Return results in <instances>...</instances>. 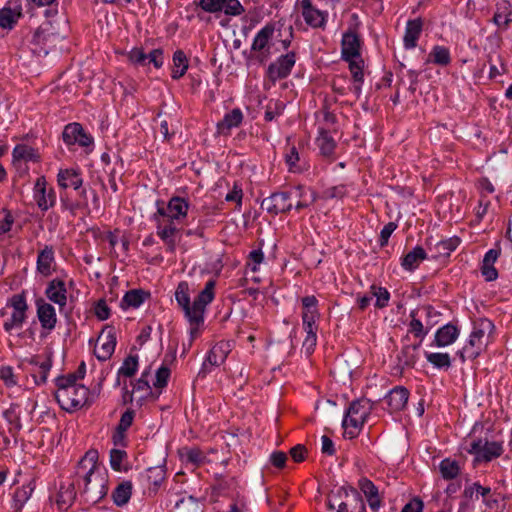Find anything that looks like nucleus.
Segmentation results:
<instances>
[{
  "mask_svg": "<svg viewBox=\"0 0 512 512\" xmlns=\"http://www.w3.org/2000/svg\"><path fill=\"white\" fill-rule=\"evenodd\" d=\"M98 452L89 450L78 462L75 471V483L78 494L84 503L94 505L108 493V479L98 464Z\"/></svg>",
  "mask_w": 512,
  "mask_h": 512,
  "instance_id": "obj_1",
  "label": "nucleus"
},
{
  "mask_svg": "<svg viewBox=\"0 0 512 512\" xmlns=\"http://www.w3.org/2000/svg\"><path fill=\"white\" fill-rule=\"evenodd\" d=\"M372 409L373 403L367 398L352 401L342 421L344 437L349 439L355 438L369 417Z\"/></svg>",
  "mask_w": 512,
  "mask_h": 512,
  "instance_id": "obj_2",
  "label": "nucleus"
},
{
  "mask_svg": "<svg viewBox=\"0 0 512 512\" xmlns=\"http://www.w3.org/2000/svg\"><path fill=\"white\" fill-rule=\"evenodd\" d=\"M66 32L67 23L63 18L46 20L33 33L32 43L43 46L44 49L52 48L66 37Z\"/></svg>",
  "mask_w": 512,
  "mask_h": 512,
  "instance_id": "obj_3",
  "label": "nucleus"
},
{
  "mask_svg": "<svg viewBox=\"0 0 512 512\" xmlns=\"http://www.w3.org/2000/svg\"><path fill=\"white\" fill-rule=\"evenodd\" d=\"M275 32V25L266 24L255 35L251 45V59L256 60L259 64H265L271 57V40Z\"/></svg>",
  "mask_w": 512,
  "mask_h": 512,
  "instance_id": "obj_4",
  "label": "nucleus"
},
{
  "mask_svg": "<svg viewBox=\"0 0 512 512\" xmlns=\"http://www.w3.org/2000/svg\"><path fill=\"white\" fill-rule=\"evenodd\" d=\"M88 395V388L84 385H78L70 389L56 391L55 398L62 409L71 412L89 405Z\"/></svg>",
  "mask_w": 512,
  "mask_h": 512,
  "instance_id": "obj_5",
  "label": "nucleus"
},
{
  "mask_svg": "<svg viewBox=\"0 0 512 512\" xmlns=\"http://www.w3.org/2000/svg\"><path fill=\"white\" fill-rule=\"evenodd\" d=\"M214 288L215 281H208L204 289L194 299L192 304V325L200 326L203 324L206 306L213 301L215 296Z\"/></svg>",
  "mask_w": 512,
  "mask_h": 512,
  "instance_id": "obj_6",
  "label": "nucleus"
},
{
  "mask_svg": "<svg viewBox=\"0 0 512 512\" xmlns=\"http://www.w3.org/2000/svg\"><path fill=\"white\" fill-rule=\"evenodd\" d=\"M468 453L475 455L477 461L489 462L503 452L502 444L497 441L477 439L471 442Z\"/></svg>",
  "mask_w": 512,
  "mask_h": 512,
  "instance_id": "obj_7",
  "label": "nucleus"
},
{
  "mask_svg": "<svg viewBox=\"0 0 512 512\" xmlns=\"http://www.w3.org/2000/svg\"><path fill=\"white\" fill-rule=\"evenodd\" d=\"M296 62V54L291 51L285 55H281L275 62H272L266 71L268 79L275 83L278 80L287 78Z\"/></svg>",
  "mask_w": 512,
  "mask_h": 512,
  "instance_id": "obj_8",
  "label": "nucleus"
},
{
  "mask_svg": "<svg viewBox=\"0 0 512 512\" xmlns=\"http://www.w3.org/2000/svg\"><path fill=\"white\" fill-rule=\"evenodd\" d=\"M198 6L208 13L224 12L229 16H238L244 12L239 0H199Z\"/></svg>",
  "mask_w": 512,
  "mask_h": 512,
  "instance_id": "obj_9",
  "label": "nucleus"
},
{
  "mask_svg": "<svg viewBox=\"0 0 512 512\" xmlns=\"http://www.w3.org/2000/svg\"><path fill=\"white\" fill-rule=\"evenodd\" d=\"M116 346V333L115 329L111 326H106L102 329L98 339L97 345L94 349V354L99 361H106L111 358Z\"/></svg>",
  "mask_w": 512,
  "mask_h": 512,
  "instance_id": "obj_10",
  "label": "nucleus"
},
{
  "mask_svg": "<svg viewBox=\"0 0 512 512\" xmlns=\"http://www.w3.org/2000/svg\"><path fill=\"white\" fill-rule=\"evenodd\" d=\"M291 192H276L262 200L261 207L272 215L286 213L292 209Z\"/></svg>",
  "mask_w": 512,
  "mask_h": 512,
  "instance_id": "obj_11",
  "label": "nucleus"
},
{
  "mask_svg": "<svg viewBox=\"0 0 512 512\" xmlns=\"http://www.w3.org/2000/svg\"><path fill=\"white\" fill-rule=\"evenodd\" d=\"M305 23L311 28H324L328 13L317 9L311 0H298Z\"/></svg>",
  "mask_w": 512,
  "mask_h": 512,
  "instance_id": "obj_12",
  "label": "nucleus"
},
{
  "mask_svg": "<svg viewBox=\"0 0 512 512\" xmlns=\"http://www.w3.org/2000/svg\"><path fill=\"white\" fill-rule=\"evenodd\" d=\"M63 141L67 145L78 144L81 147H88L93 144V138L87 134L79 123H69L62 133Z\"/></svg>",
  "mask_w": 512,
  "mask_h": 512,
  "instance_id": "obj_13",
  "label": "nucleus"
},
{
  "mask_svg": "<svg viewBox=\"0 0 512 512\" xmlns=\"http://www.w3.org/2000/svg\"><path fill=\"white\" fill-rule=\"evenodd\" d=\"M34 199L42 211H47L55 205V191L53 188L47 189V182L44 176L38 177L35 182Z\"/></svg>",
  "mask_w": 512,
  "mask_h": 512,
  "instance_id": "obj_14",
  "label": "nucleus"
},
{
  "mask_svg": "<svg viewBox=\"0 0 512 512\" xmlns=\"http://www.w3.org/2000/svg\"><path fill=\"white\" fill-rule=\"evenodd\" d=\"M13 165L16 169L27 171L26 162H38L40 155L36 149L27 144H18L13 149Z\"/></svg>",
  "mask_w": 512,
  "mask_h": 512,
  "instance_id": "obj_15",
  "label": "nucleus"
},
{
  "mask_svg": "<svg viewBox=\"0 0 512 512\" xmlns=\"http://www.w3.org/2000/svg\"><path fill=\"white\" fill-rule=\"evenodd\" d=\"M46 297L59 306L60 312L64 310L67 304L66 284L62 279L55 278L48 282L45 289Z\"/></svg>",
  "mask_w": 512,
  "mask_h": 512,
  "instance_id": "obj_16",
  "label": "nucleus"
},
{
  "mask_svg": "<svg viewBox=\"0 0 512 512\" xmlns=\"http://www.w3.org/2000/svg\"><path fill=\"white\" fill-rule=\"evenodd\" d=\"M37 307V317L41 327L48 332L52 331L57 323L56 311L53 305L39 298L35 301Z\"/></svg>",
  "mask_w": 512,
  "mask_h": 512,
  "instance_id": "obj_17",
  "label": "nucleus"
},
{
  "mask_svg": "<svg viewBox=\"0 0 512 512\" xmlns=\"http://www.w3.org/2000/svg\"><path fill=\"white\" fill-rule=\"evenodd\" d=\"M22 17V7L18 0H10L0 9V27L12 29Z\"/></svg>",
  "mask_w": 512,
  "mask_h": 512,
  "instance_id": "obj_18",
  "label": "nucleus"
},
{
  "mask_svg": "<svg viewBox=\"0 0 512 512\" xmlns=\"http://www.w3.org/2000/svg\"><path fill=\"white\" fill-rule=\"evenodd\" d=\"M341 54L344 61H350L360 57V39L352 31L343 34L341 42Z\"/></svg>",
  "mask_w": 512,
  "mask_h": 512,
  "instance_id": "obj_19",
  "label": "nucleus"
},
{
  "mask_svg": "<svg viewBox=\"0 0 512 512\" xmlns=\"http://www.w3.org/2000/svg\"><path fill=\"white\" fill-rule=\"evenodd\" d=\"M179 229L174 224L173 220H158L157 224V235L166 244V250L173 253L176 249L175 234Z\"/></svg>",
  "mask_w": 512,
  "mask_h": 512,
  "instance_id": "obj_20",
  "label": "nucleus"
},
{
  "mask_svg": "<svg viewBox=\"0 0 512 512\" xmlns=\"http://www.w3.org/2000/svg\"><path fill=\"white\" fill-rule=\"evenodd\" d=\"M501 254L500 248L488 250L482 260L481 273L486 281H494L498 278V272L494 267L495 262Z\"/></svg>",
  "mask_w": 512,
  "mask_h": 512,
  "instance_id": "obj_21",
  "label": "nucleus"
},
{
  "mask_svg": "<svg viewBox=\"0 0 512 512\" xmlns=\"http://www.w3.org/2000/svg\"><path fill=\"white\" fill-rule=\"evenodd\" d=\"M243 113L240 108H234L226 113L223 119L217 123V133L221 135H229L231 129L239 127L243 121Z\"/></svg>",
  "mask_w": 512,
  "mask_h": 512,
  "instance_id": "obj_22",
  "label": "nucleus"
},
{
  "mask_svg": "<svg viewBox=\"0 0 512 512\" xmlns=\"http://www.w3.org/2000/svg\"><path fill=\"white\" fill-rule=\"evenodd\" d=\"M423 29V21L421 18L408 20L406 23L403 44L405 49H413L417 46V41Z\"/></svg>",
  "mask_w": 512,
  "mask_h": 512,
  "instance_id": "obj_23",
  "label": "nucleus"
},
{
  "mask_svg": "<svg viewBox=\"0 0 512 512\" xmlns=\"http://www.w3.org/2000/svg\"><path fill=\"white\" fill-rule=\"evenodd\" d=\"M77 495H79L78 489L75 483V478L73 477L70 483L60 486L56 500L58 508L60 510H67L72 505Z\"/></svg>",
  "mask_w": 512,
  "mask_h": 512,
  "instance_id": "obj_24",
  "label": "nucleus"
},
{
  "mask_svg": "<svg viewBox=\"0 0 512 512\" xmlns=\"http://www.w3.org/2000/svg\"><path fill=\"white\" fill-rule=\"evenodd\" d=\"M460 331L452 323L445 324L435 333L434 344L437 347H446L453 344L459 337Z\"/></svg>",
  "mask_w": 512,
  "mask_h": 512,
  "instance_id": "obj_25",
  "label": "nucleus"
},
{
  "mask_svg": "<svg viewBox=\"0 0 512 512\" xmlns=\"http://www.w3.org/2000/svg\"><path fill=\"white\" fill-rule=\"evenodd\" d=\"M409 398V391L402 386H397L390 390V392L385 397L386 402L391 411H400L402 410Z\"/></svg>",
  "mask_w": 512,
  "mask_h": 512,
  "instance_id": "obj_26",
  "label": "nucleus"
},
{
  "mask_svg": "<svg viewBox=\"0 0 512 512\" xmlns=\"http://www.w3.org/2000/svg\"><path fill=\"white\" fill-rule=\"evenodd\" d=\"M175 299L182 308L190 325H192V305L190 303L189 285L187 282L182 281L178 284L175 291Z\"/></svg>",
  "mask_w": 512,
  "mask_h": 512,
  "instance_id": "obj_27",
  "label": "nucleus"
},
{
  "mask_svg": "<svg viewBox=\"0 0 512 512\" xmlns=\"http://www.w3.org/2000/svg\"><path fill=\"white\" fill-rule=\"evenodd\" d=\"M150 297V292L145 291L143 289H132L125 293L124 297L120 302V307L123 310H127L129 308H138L140 307L147 298Z\"/></svg>",
  "mask_w": 512,
  "mask_h": 512,
  "instance_id": "obj_28",
  "label": "nucleus"
},
{
  "mask_svg": "<svg viewBox=\"0 0 512 512\" xmlns=\"http://www.w3.org/2000/svg\"><path fill=\"white\" fill-rule=\"evenodd\" d=\"M486 347V341H481L477 338L469 336L467 344L458 351V356L461 362H465L467 359L473 360L477 358Z\"/></svg>",
  "mask_w": 512,
  "mask_h": 512,
  "instance_id": "obj_29",
  "label": "nucleus"
},
{
  "mask_svg": "<svg viewBox=\"0 0 512 512\" xmlns=\"http://www.w3.org/2000/svg\"><path fill=\"white\" fill-rule=\"evenodd\" d=\"M20 415L19 405L17 404H11L10 407L3 412V417L10 425L8 432L14 438L15 442L22 429Z\"/></svg>",
  "mask_w": 512,
  "mask_h": 512,
  "instance_id": "obj_30",
  "label": "nucleus"
},
{
  "mask_svg": "<svg viewBox=\"0 0 512 512\" xmlns=\"http://www.w3.org/2000/svg\"><path fill=\"white\" fill-rule=\"evenodd\" d=\"M57 182L61 188L73 187L78 190L83 184V179L75 169H61L57 175Z\"/></svg>",
  "mask_w": 512,
  "mask_h": 512,
  "instance_id": "obj_31",
  "label": "nucleus"
},
{
  "mask_svg": "<svg viewBox=\"0 0 512 512\" xmlns=\"http://www.w3.org/2000/svg\"><path fill=\"white\" fill-rule=\"evenodd\" d=\"M337 512H365V503L361 494L354 488H349L341 510Z\"/></svg>",
  "mask_w": 512,
  "mask_h": 512,
  "instance_id": "obj_32",
  "label": "nucleus"
},
{
  "mask_svg": "<svg viewBox=\"0 0 512 512\" xmlns=\"http://www.w3.org/2000/svg\"><path fill=\"white\" fill-rule=\"evenodd\" d=\"M132 490L133 485L131 481L125 480L120 482L111 493L113 503L118 507L126 505L131 498Z\"/></svg>",
  "mask_w": 512,
  "mask_h": 512,
  "instance_id": "obj_33",
  "label": "nucleus"
},
{
  "mask_svg": "<svg viewBox=\"0 0 512 512\" xmlns=\"http://www.w3.org/2000/svg\"><path fill=\"white\" fill-rule=\"evenodd\" d=\"M188 208L189 204L184 198L172 197L167 204L168 219L174 221L186 217Z\"/></svg>",
  "mask_w": 512,
  "mask_h": 512,
  "instance_id": "obj_34",
  "label": "nucleus"
},
{
  "mask_svg": "<svg viewBox=\"0 0 512 512\" xmlns=\"http://www.w3.org/2000/svg\"><path fill=\"white\" fill-rule=\"evenodd\" d=\"M54 262V250L52 246H45L37 257V271L47 277L52 273V263Z\"/></svg>",
  "mask_w": 512,
  "mask_h": 512,
  "instance_id": "obj_35",
  "label": "nucleus"
},
{
  "mask_svg": "<svg viewBox=\"0 0 512 512\" xmlns=\"http://www.w3.org/2000/svg\"><path fill=\"white\" fill-rule=\"evenodd\" d=\"M230 350L228 342H219L211 348L206 361L212 366H220L226 360Z\"/></svg>",
  "mask_w": 512,
  "mask_h": 512,
  "instance_id": "obj_36",
  "label": "nucleus"
},
{
  "mask_svg": "<svg viewBox=\"0 0 512 512\" xmlns=\"http://www.w3.org/2000/svg\"><path fill=\"white\" fill-rule=\"evenodd\" d=\"M421 346V341L418 344H411L404 346L397 356L398 364L404 367H413L418 358V350Z\"/></svg>",
  "mask_w": 512,
  "mask_h": 512,
  "instance_id": "obj_37",
  "label": "nucleus"
},
{
  "mask_svg": "<svg viewBox=\"0 0 512 512\" xmlns=\"http://www.w3.org/2000/svg\"><path fill=\"white\" fill-rule=\"evenodd\" d=\"M35 489V485L33 481H29L27 484H24L22 487L17 488L13 495V507L16 512H21L24 504L29 500L33 491Z\"/></svg>",
  "mask_w": 512,
  "mask_h": 512,
  "instance_id": "obj_38",
  "label": "nucleus"
},
{
  "mask_svg": "<svg viewBox=\"0 0 512 512\" xmlns=\"http://www.w3.org/2000/svg\"><path fill=\"white\" fill-rule=\"evenodd\" d=\"M426 257L427 254L425 250L421 246H416L403 257L401 265L405 270L413 271Z\"/></svg>",
  "mask_w": 512,
  "mask_h": 512,
  "instance_id": "obj_39",
  "label": "nucleus"
},
{
  "mask_svg": "<svg viewBox=\"0 0 512 512\" xmlns=\"http://www.w3.org/2000/svg\"><path fill=\"white\" fill-rule=\"evenodd\" d=\"M303 312H302V322L305 323V320L311 322H315L316 318L319 316L318 312V300L314 295L305 296L301 299Z\"/></svg>",
  "mask_w": 512,
  "mask_h": 512,
  "instance_id": "obj_40",
  "label": "nucleus"
},
{
  "mask_svg": "<svg viewBox=\"0 0 512 512\" xmlns=\"http://www.w3.org/2000/svg\"><path fill=\"white\" fill-rule=\"evenodd\" d=\"M189 61L182 50H176L173 54V69L171 77L178 80L183 77L188 69Z\"/></svg>",
  "mask_w": 512,
  "mask_h": 512,
  "instance_id": "obj_41",
  "label": "nucleus"
},
{
  "mask_svg": "<svg viewBox=\"0 0 512 512\" xmlns=\"http://www.w3.org/2000/svg\"><path fill=\"white\" fill-rule=\"evenodd\" d=\"M316 143L323 156L330 157L334 154L336 142L328 131L321 129L319 136L316 139Z\"/></svg>",
  "mask_w": 512,
  "mask_h": 512,
  "instance_id": "obj_42",
  "label": "nucleus"
},
{
  "mask_svg": "<svg viewBox=\"0 0 512 512\" xmlns=\"http://www.w3.org/2000/svg\"><path fill=\"white\" fill-rule=\"evenodd\" d=\"M427 62H432L436 65L447 66L451 62L450 51L447 47L436 45L429 53Z\"/></svg>",
  "mask_w": 512,
  "mask_h": 512,
  "instance_id": "obj_43",
  "label": "nucleus"
},
{
  "mask_svg": "<svg viewBox=\"0 0 512 512\" xmlns=\"http://www.w3.org/2000/svg\"><path fill=\"white\" fill-rule=\"evenodd\" d=\"M348 490L349 488L346 487H338L334 490H331L327 498L328 509L341 510V507L344 505L345 498L347 497Z\"/></svg>",
  "mask_w": 512,
  "mask_h": 512,
  "instance_id": "obj_44",
  "label": "nucleus"
},
{
  "mask_svg": "<svg viewBox=\"0 0 512 512\" xmlns=\"http://www.w3.org/2000/svg\"><path fill=\"white\" fill-rule=\"evenodd\" d=\"M494 329V324L487 318H479L473 322L471 337L485 341L486 334Z\"/></svg>",
  "mask_w": 512,
  "mask_h": 512,
  "instance_id": "obj_45",
  "label": "nucleus"
},
{
  "mask_svg": "<svg viewBox=\"0 0 512 512\" xmlns=\"http://www.w3.org/2000/svg\"><path fill=\"white\" fill-rule=\"evenodd\" d=\"M493 22L502 30H506L512 23V9L510 5L497 8L494 13Z\"/></svg>",
  "mask_w": 512,
  "mask_h": 512,
  "instance_id": "obj_46",
  "label": "nucleus"
},
{
  "mask_svg": "<svg viewBox=\"0 0 512 512\" xmlns=\"http://www.w3.org/2000/svg\"><path fill=\"white\" fill-rule=\"evenodd\" d=\"M140 478L142 481L158 487L165 478V470L162 466L150 467L140 474Z\"/></svg>",
  "mask_w": 512,
  "mask_h": 512,
  "instance_id": "obj_47",
  "label": "nucleus"
},
{
  "mask_svg": "<svg viewBox=\"0 0 512 512\" xmlns=\"http://www.w3.org/2000/svg\"><path fill=\"white\" fill-rule=\"evenodd\" d=\"M303 328L306 332V338L303 342V347L308 354H311L314 351L317 342V326L315 325V322L309 323V321L305 320V323H303Z\"/></svg>",
  "mask_w": 512,
  "mask_h": 512,
  "instance_id": "obj_48",
  "label": "nucleus"
},
{
  "mask_svg": "<svg viewBox=\"0 0 512 512\" xmlns=\"http://www.w3.org/2000/svg\"><path fill=\"white\" fill-rule=\"evenodd\" d=\"M439 469L442 477L446 480L456 478L460 472V467L457 461L449 458H445L440 462Z\"/></svg>",
  "mask_w": 512,
  "mask_h": 512,
  "instance_id": "obj_49",
  "label": "nucleus"
},
{
  "mask_svg": "<svg viewBox=\"0 0 512 512\" xmlns=\"http://www.w3.org/2000/svg\"><path fill=\"white\" fill-rule=\"evenodd\" d=\"M426 359L438 369H448L451 366V358L448 353H425Z\"/></svg>",
  "mask_w": 512,
  "mask_h": 512,
  "instance_id": "obj_50",
  "label": "nucleus"
},
{
  "mask_svg": "<svg viewBox=\"0 0 512 512\" xmlns=\"http://www.w3.org/2000/svg\"><path fill=\"white\" fill-rule=\"evenodd\" d=\"M417 314L418 310H412L410 312L411 321L409 323V332H411L415 337L420 338V340L422 341L424 337L428 334L429 328H424L421 320L416 318Z\"/></svg>",
  "mask_w": 512,
  "mask_h": 512,
  "instance_id": "obj_51",
  "label": "nucleus"
},
{
  "mask_svg": "<svg viewBox=\"0 0 512 512\" xmlns=\"http://www.w3.org/2000/svg\"><path fill=\"white\" fill-rule=\"evenodd\" d=\"M370 293L372 294V297L376 298V301H375L376 308L383 309L388 305V302L390 299V293L386 288L372 285L370 287Z\"/></svg>",
  "mask_w": 512,
  "mask_h": 512,
  "instance_id": "obj_52",
  "label": "nucleus"
},
{
  "mask_svg": "<svg viewBox=\"0 0 512 512\" xmlns=\"http://www.w3.org/2000/svg\"><path fill=\"white\" fill-rule=\"evenodd\" d=\"M138 368V356L129 355L123 361L122 366L118 370V374L126 377H132L136 373Z\"/></svg>",
  "mask_w": 512,
  "mask_h": 512,
  "instance_id": "obj_53",
  "label": "nucleus"
},
{
  "mask_svg": "<svg viewBox=\"0 0 512 512\" xmlns=\"http://www.w3.org/2000/svg\"><path fill=\"white\" fill-rule=\"evenodd\" d=\"M26 319V312L13 311L11 317L3 324L5 331L10 332L14 328H20Z\"/></svg>",
  "mask_w": 512,
  "mask_h": 512,
  "instance_id": "obj_54",
  "label": "nucleus"
},
{
  "mask_svg": "<svg viewBox=\"0 0 512 512\" xmlns=\"http://www.w3.org/2000/svg\"><path fill=\"white\" fill-rule=\"evenodd\" d=\"M460 244V239L458 237L449 238L447 240H443L437 243L436 248L438 252L443 256H449L452 251H454L458 245Z\"/></svg>",
  "mask_w": 512,
  "mask_h": 512,
  "instance_id": "obj_55",
  "label": "nucleus"
},
{
  "mask_svg": "<svg viewBox=\"0 0 512 512\" xmlns=\"http://www.w3.org/2000/svg\"><path fill=\"white\" fill-rule=\"evenodd\" d=\"M127 458V453L121 449L110 451V465L114 471H122V462Z\"/></svg>",
  "mask_w": 512,
  "mask_h": 512,
  "instance_id": "obj_56",
  "label": "nucleus"
},
{
  "mask_svg": "<svg viewBox=\"0 0 512 512\" xmlns=\"http://www.w3.org/2000/svg\"><path fill=\"white\" fill-rule=\"evenodd\" d=\"M52 367L51 356H47L45 361L40 364V369L37 375H34L36 384H44L47 380L48 373Z\"/></svg>",
  "mask_w": 512,
  "mask_h": 512,
  "instance_id": "obj_57",
  "label": "nucleus"
},
{
  "mask_svg": "<svg viewBox=\"0 0 512 512\" xmlns=\"http://www.w3.org/2000/svg\"><path fill=\"white\" fill-rule=\"evenodd\" d=\"M349 63V70L352 74L353 82H363L364 74H363V61H356L355 59H351L347 61Z\"/></svg>",
  "mask_w": 512,
  "mask_h": 512,
  "instance_id": "obj_58",
  "label": "nucleus"
},
{
  "mask_svg": "<svg viewBox=\"0 0 512 512\" xmlns=\"http://www.w3.org/2000/svg\"><path fill=\"white\" fill-rule=\"evenodd\" d=\"M170 369L167 366L162 365L156 371V380L154 382L155 388H164L167 386L169 377H170Z\"/></svg>",
  "mask_w": 512,
  "mask_h": 512,
  "instance_id": "obj_59",
  "label": "nucleus"
},
{
  "mask_svg": "<svg viewBox=\"0 0 512 512\" xmlns=\"http://www.w3.org/2000/svg\"><path fill=\"white\" fill-rule=\"evenodd\" d=\"M77 380L78 379L72 373L66 376L58 377L56 379L57 391H62L73 388L74 386H78V384H76Z\"/></svg>",
  "mask_w": 512,
  "mask_h": 512,
  "instance_id": "obj_60",
  "label": "nucleus"
},
{
  "mask_svg": "<svg viewBox=\"0 0 512 512\" xmlns=\"http://www.w3.org/2000/svg\"><path fill=\"white\" fill-rule=\"evenodd\" d=\"M359 487L366 498L375 497L379 495L378 488L374 485V483L371 480L367 478H362L359 480Z\"/></svg>",
  "mask_w": 512,
  "mask_h": 512,
  "instance_id": "obj_61",
  "label": "nucleus"
},
{
  "mask_svg": "<svg viewBox=\"0 0 512 512\" xmlns=\"http://www.w3.org/2000/svg\"><path fill=\"white\" fill-rule=\"evenodd\" d=\"M129 60L136 64L145 66L147 65V53L142 48H133L128 54Z\"/></svg>",
  "mask_w": 512,
  "mask_h": 512,
  "instance_id": "obj_62",
  "label": "nucleus"
},
{
  "mask_svg": "<svg viewBox=\"0 0 512 512\" xmlns=\"http://www.w3.org/2000/svg\"><path fill=\"white\" fill-rule=\"evenodd\" d=\"M164 63L163 50L160 48L153 49L147 53V64H153L157 69L161 68Z\"/></svg>",
  "mask_w": 512,
  "mask_h": 512,
  "instance_id": "obj_63",
  "label": "nucleus"
},
{
  "mask_svg": "<svg viewBox=\"0 0 512 512\" xmlns=\"http://www.w3.org/2000/svg\"><path fill=\"white\" fill-rule=\"evenodd\" d=\"M283 109H284V106L281 102H275L274 104H271V103L268 104L265 114H264L265 121L270 122V121L274 120L277 116L281 115Z\"/></svg>",
  "mask_w": 512,
  "mask_h": 512,
  "instance_id": "obj_64",
  "label": "nucleus"
}]
</instances>
